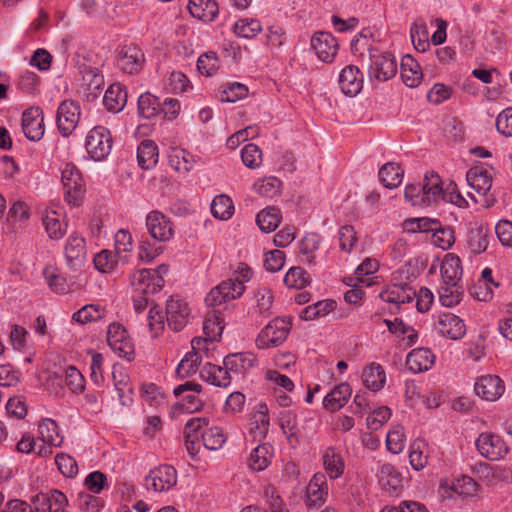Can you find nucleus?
Listing matches in <instances>:
<instances>
[{
  "instance_id": "obj_1",
  "label": "nucleus",
  "mask_w": 512,
  "mask_h": 512,
  "mask_svg": "<svg viewBox=\"0 0 512 512\" xmlns=\"http://www.w3.org/2000/svg\"><path fill=\"white\" fill-rule=\"evenodd\" d=\"M354 54L359 52L362 66L367 69L370 79L387 81L397 73V61L389 52H382L368 47L367 36L361 32L351 42Z\"/></svg>"
},
{
  "instance_id": "obj_2",
  "label": "nucleus",
  "mask_w": 512,
  "mask_h": 512,
  "mask_svg": "<svg viewBox=\"0 0 512 512\" xmlns=\"http://www.w3.org/2000/svg\"><path fill=\"white\" fill-rule=\"evenodd\" d=\"M65 200L73 206L80 205L85 193V184L79 169L73 163H66L61 172Z\"/></svg>"
},
{
  "instance_id": "obj_3",
  "label": "nucleus",
  "mask_w": 512,
  "mask_h": 512,
  "mask_svg": "<svg viewBox=\"0 0 512 512\" xmlns=\"http://www.w3.org/2000/svg\"><path fill=\"white\" fill-rule=\"evenodd\" d=\"M245 286L239 279H227L212 288L205 298L207 306L219 309L229 301L239 298Z\"/></svg>"
},
{
  "instance_id": "obj_4",
  "label": "nucleus",
  "mask_w": 512,
  "mask_h": 512,
  "mask_svg": "<svg viewBox=\"0 0 512 512\" xmlns=\"http://www.w3.org/2000/svg\"><path fill=\"white\" fill-rule=\"evenodd\" d=\"M291 323L283 318H275L269 322L256 339L258 348L266 349L282 344L289 333Z\"/></svg>"
},
{
  "instance_id": "obj_5",
  "label": "nucleus",
  "mask_w": 512,
  "mask_h": 512,
  "mask_svg": "<svg viewBox=\"0 0 512 512\" xmlns=\"http://www.w3.org/2000/svg\"><path fill=\"white\" fill-rule=\"evenodd\" d=\"M85 147L93 160H103L110 153L112 147L109 130L102 126L94 127L87 135Z\"/></svg>"
},
{
  "instance_id": "obj_6",
  "label": "nucleus",
  "mask_w": 512,
  "mask_h": 512,
  "mask_svg": "<svg viewBox=\"0 0 512 512\" xmlns=\"http://www.w3.org/2000/svg\"><path fill=\"white\" fill-rule=\"evenodd\" d=\"M479 453L492 461L503 458L508 453V447L503 439L493 433H481L476 440Z\"/></svg>"
},
{
  "instance_id": "obj_7",
  "label": "nucleus",
  "mask_w": 512,
  "mask_h": 512,
  "mask_svg": "<svg viewBox=\"0 0 512 512\" xmlns=\"http://www.w3.org/2000/svg\"><path fill=\"white\" fill-rule=\"evenodd\" d=\"M192 352L188 353L178 364L176 373L181 378H187L195 374L202 361L201 352L207 355L208 347L202 337H195L191 341Z\"/></svg>"
},
{
  "instance_id": "obj_8",
  "label": "nucleus",
  "mask_w": 512,
  "mask_h": 512,
  "mask_svg": "<svg viewBox=\"0 0 512 512\" xmlns=\"http://www.w3.org/2000/svg\"><path fill=\"white\" fill-rule=\"evenodd\" d=\"M36 512H66L67 497L59 490L53 489L48 493H38L31 498Z\"/></svg>"
},
{
  "instance_id": "obj_9",
  "label": "nucleus",
  "mask_w": 512,
  "mask_h": 512,
  "mask_svg": "<svg viewBox=\"0 0 512 512\" xmlns=\"http://www.w3.org/2000/svg\"><path fill=\"white\" fill-rule=\"evenodd\" d=\"M80 108L78 104L73 101H63L57 110L56 122L59 132L63 136L70 135L79 122Z\"/></svg>"
},
{
  "instance_id": "obj_10",
  "label": "nucleus",
  "mask_w": 512,
  "mask_h": 512,
  "mask_svg": "<svg viewBox=\"0 0 512 512\" xmlns=\"http://www.w3.org/2000/svg\"><path fill=\"white\" fill-rule=\"evenodd\" d=\"M131 285L143 295L155 294L164 285V279L152 269H141L131 276Z\"/></svg>"
},
{
  "instance_id": "obj_11",
  "label": "nucleus",
  "mask_w": 512,
  "mask_h": 512,
  "mask_svg": "<svg viewBox=\"0 0 512 512\" xmlns=\"http://www.w3.org/2000/svg\"><path fill=\"white\" fill-rule=\"evenodd\" d=\"M146 226L149 234L155 240L164 242L173 237V227L170 219L159 211H151L147 215Z\"/></svg>"
},
{
  "instance_id": "obj_12",
  "label": "nucleus",
  "mask_w": 512,
  "mask_h": 512,
  "mask_svg": "<svg viewBox=\"0 0 512 512\" xmlns=\"http://www.w3.org/2000/svg\"><path fill=\"white\" fill-rule=\"evenodd\" d=\"M435 329L442 336L459 340L466 333V327L462 319L452 313H442L435 322Z\"/></svg>"
},
{
  "instance_id": "obj_13",
  "label": "nucleus",
  "mask_w": 512,
  "mask_h": 512,
  "mask_svg": "<svg viewBox=\"0 0 512 512\" xmlns=\"http://www.w3.org/2000/svg\"><path fill=\"white\" fill-rule=\"evenodd\" d=\"M190 315V309L181 299L171 298L166 304V319L168 326L174 331L182 330Z\"/></svg>"
},
{
  "instance_id": "obj_14",
  "label": "nucleus",
  "mask_w": 512,
  "mask_h": 512,
  "mask_svg": "<svg viewBox=\"0 0 512 512\" xmlns=\"http://www.w3.org/2000/svg\"><path fill=\"white\" fill-rule=\"evenodd\" d=\"M147 484H151L155 492L169 490L177 483V472L170 465L159 466L146 477Z\"/></svg>"
},
{
  "instance_id": "obj_15",
  "label": "nucleus",
  "mask_w": 512,
  "mask_h": 512,
  "mask_svg": "<svg viewBox=\"0 0 512 512\" xmlns=\"http://www.w3.org/2000/svg\"><path fill=\"white\" fill-rule=\"evenodd\" d=\"M144 63V53L135 45L124 46L119 52L118 64L126 73H138L142 70Z\"/></svg>"
},
{
  "instance_id": "obj_16",
  "label": "nucleus",
  "mask_w": 512,
  "mask_h": 512,
  "mask_svg": "<svg viewBox=\"0 0 512 512\" xmlns=\"http://www.w3.org/2000/svg\"><path fill=\"white\" fill-rule=\"evenodd\" d=\"M22 130L31 141H39L43 137L44 124L39 108H30L23 112Z\"/></svg>"
},
{
  "instance_id": "obj_17",
  "label": "nucleus",
  "mask_w": 512,
  "mask_h": 512,
  "mask_svg": "<svg viewBox=\"0 0 512 512\" xmlns=\"http://www.w3.org/2000/svg\"><path fill=\"white\" fill-rule=\"evenodd\" d=\"M474 390L482 399L495 401L503 394L504 384L500 377L496 375H487L482 376L477 380Z\"/></svg>"
},
{
  "instance_id": "obj_18",
  "label": "nucleus",
  "mask_w": 512,
  "mask_h": 512,
  "mask_svg": "<svg viewBox=\"0 0 512 512\" xmlns=\"http://www.w3.org/2000/svg\"><path fill=\"white\" fill-rule=\"evenodd\" d=\"M311 45L318 58L323 62H331L336 55L338 44L332 34L327 32L316 33L311 40Z\"/></svg>"
},
{
  "instance_id": "obj_19",
  "label": "nucleus",
  "mask_w": 512,
  "mask_h": 512,
  "mask_svg": "<svg viewBox=\"0 0 512 512\" xmlns=\"http://www.w3.org/2000/svg\"><path fill=\"white\" fill-rule=\"evenodd\" d=\"M65 258L70 268H81L86 260L85 240L77 235H71L65 246Z\"/></svg>"
},
{
  "instance_id": "obj_20",
  "label": "nucleus",
  "mask_w": 512,
  "mask_h": 512,
  "mask_svg": "<svg viewBox=\"0 0 512 512\" xmlns=\"http://www.w3.org/2000/svg\"><path fill=\"white\" fill-rule=\"evenodd\" d=\"M339 84L345 95H357L363 85V78L359 68L354 65L346 66L340 73Z\"/></svg>"
},
{
  "instance_id": "obj_21",
  "label": "nucleus",
  "mask_w": 512,
  "mask_h": 512,
  "mask_svg": "<svg viewBox=\"0 0 512 512\" xmlns=\"http://www.w3.org/2000/svg\"><path fill=\"white\" fill-rule=\"evenodd\" d=\"M223 330L224 322L221 317V310L212 309L208 311L203 322L205 337L202 339L205 340V347H207L209 343L219 340Z\"/></svg>"
},
{
  "instance_id": "obj_22",
  "label": "nucleus",
  "mask_w": 512,
  "mask_h": 512,
  "mask_svg": "<svg viewBox=\"0 0 512 512\" xmlns=\"http://www.w3.org/2000/svg\"><path fill=\"white\" fill-rule=\"evenodd\" d=\"M256 362V358L251 353H235L227 355L223 364L230 370L233 377H242L250 370Z\"/></svg>"
},
{
  "instance_id": "obj_23",
  "label": "nucleus",
  "mask_w": 512,
  "mask_h": 512,
  "mask_svg": "<svg viewBox=\"0 0 512 512\" xmlns=\"http://www.w3.org/2000/svg\"><path fill=\"white\" fill-rule=\"evenodd\" d=\"M435 361V355L428 348L413 349L407 356L406 365L414 373L429 370Z\"/></svg>"
},
{
  "instance_id": "obj_24",
  "label": "nucleus",
  "mask_w": 512,
  "mask_h": 512,
  "mask_svg": "<svg viewBox=\"0 0 512 512\" xmlns=\"http://www.w3.org/2000/svg\"><path fill=\"white\" fill-rule=\"evenodd\" d=\"M469 186L479 195H486L492 187V177L482 166L471 167L466 173Z\"/></svg>"
},
{
  "instance_id": "obj_25",
  "label": "nucleus",
  "mask_w": 512,
  "mask_h": 512,
  "mask_svg": "<svg viewBox=\"0 0 512 512\" xmlns=\"http://www.w3.org/2000/svg\"><path fill=\"white\" fill-rule=\"evenodd\" d=\"M400 73L404 84L410 88L417 87L423 77L420 65L411 55L402 58Z\"/></svg>"
},
{
  "instance_id": "obj_26",
  "label": "nucleus",
  "mask_w": 512,
  "mask_h": 512,
  "mask_svg": "<svg viewBox=\"0 0 512 512\" xmlns=\"http://www.w3.org/2000/svg\"><path fill=\"white\" fill-rule=\"evenodd\" d=\"M127 98L126 88L119 83H114L106 90L103 104L108 111L117 113L123 110L127 103Z\"/></svg>"
},
{
  "instance_id": "obj_27",
  "label": "nucleus",
  "mask_w": 512,
  "mask_h": 512,
  "mask_svg": "<svg viewBox=\"0 0 512 512\" xmlns=\"http://www.w3.org/2000/svg\"><path fill=\"white\" fill-rule=\"evenodd\" d=\"M325 476L315 474L306 488V504L308 507L321 506L327 496V488L324 487Z\"/></svg>"
},
{
  "instance_id": "obj_28",
  "label": "nucleus",
  "mask_w": 512,
  "mask_h": 512,
  "mask_svg": "<svg viewBox=\"0 0 512 512\" xmlns=\"http://www.w3.org/2000/svg\"><path fill=\"white\" fill-rule=\"evenodd\" d=\"M188 10L194 18L204 22H212L219 12L215 0H190Z\"/></svg>"
},
{
  "instance_id": "obj_29",
  "label": "nucleus",
  "mask_w": 512,
  "mask_h": 512,
  "mask_svg": "<svg viewBox=\"0 0 512 512\" xmlns=\"http://www.w3.org/2000/svg\"><path fill=\"white\" fill-rule=\"evenodd\" d=\"M201 377L211 384L218 387H227L230 385L233 376L229 369L223 366L207 363L201 370Z\"/></svg>"
},
{
  "instance_id": "obj_30",
  "label": "nucleus",
  "mask_w": 512,
  "mask_h": 512,
  "mask_svg": "<svg viewBox=\"0 0 512 512\" xmlns=\"http://www.w3.org/2000/svg\"><path fill=\"white\" fill-rule=\"evenodd\" d=\"M442 182L435 172H427L424 176V183L420 184L423 189L422 203L430 206L436 202L442 195Z\"/></svg>"
},
{
  "instance_id": "obj_31",
  "label": "nucleus",
  "mask_w": 512,
  "mask_h": 512,
  "mask_svg": "<svg viewBox=\"0 0 512 512\" xmlns=\"http://www.w3.org/2000/svg\"><path fill=\"white\" fill-rule=\"evenodd\" d=\"M351 393L352 389L346 382L335 386L334 389L325 396L323 400L324 408L331 412L339 410L347 403Z\"/></svg>"
},
{
  "instance_id": "obj_32",
  "label": "nucleus",
  "mask_w": 512,
  "mask_h": 512,
  "mask_svg": "<svg viewBox=\"0 0 512 512\" xmlns=\"http://www.w3.org/2000/svg\"><path fill=\"white\" fill-rule=\"evenodd\" d=\"M415 297V290L408 285H394L380 293V298L383 301L397 305L410 303Z\"/></svg>"
},
{
  "instance_id": "obj_33",
  "label": "nucleus",
  "mask_w": 512,
  "mask_h": 512,
  "mask_svg": "<svg viewBox=\"0 0 512 512\" xmlns=\"http://www.w3.org/2000/svg\"><path fill=\"white\" fill-rule=\"evenodd\" d=\"M462 275L461 260L455 254H447L441 265V276L445 284H458Z\"/></svg>"
},
{
  "instance_id": "obj_34",
  "label": "nucleus",
  "mask_w": 512,
  "mask_h": 512,
  "mask_svg": "<svg viewBox=\"0 0 512 512\" xmlns=\"http://www.w3.org/2000/svg\"><path fill=\"white\" fill-rule=\"evenodd\" d=\"M158 147L152 140H144L137 149V160L139 166L148 170L154 167L158 162Z\"/></svg>"
},
{
  "instance_id": "obj_35",
  "label": "nucleus",
  "mask_w": 512,
  "mask_h": 512,
  "mask_svg": "<svg viewBox=\"0 0 512 512\" xmlns=\"http://www.w3.org/2000/svg\"><path fill=\"white\" fill-rule=\"evenodd\" d=\"M39 438L42 442L59 447L63 443V436L56 421L46 418L38 425Z\"/></svg>"
},
{
  "instance_id": "obj_36",
  "label": "nucleus",
  "mask_w": 512,
  "mask_h": 512,
  "mask_svg": "<svg viewBox=\"0 0 512 512\" xmlns=\"http://www.w3.org/2000/svg\"><path fill=\"white\" fill-rule=\"evenodd\" d=\"M281 222L280 210L274 206L267 207L256 216L259 229L265 233L274 231Z\"/></svg>"
},
{
  "instance_id": "obj_37",
  "label": "nucleus",
  "mask_w": 512,
  "mask_h": 512,
  "mask_svg": "<svg viewBox=\"0 0 512 512\" xmlns=\"http://www.w3.org/2000/svg\"><path fill=\"white\" fill-rule=\"evenodd\" d=\"M362 379L368 389L379 391L385 384V371L381 365L372 363L363 370Z\"/></svg>"
},
{
  "instance_id": "obj_38",
  "label": "nucleus",
  "mask_w": 512,
  "mask_h": 512,
  "mask_svg": "<svg viewBox=\"0 0 512 512\" xmlns=\"http://www.w3.org/2000/svg\"><path fill=\"white\" fill-rule=\"evenodd\" d=\"M403 173V170L398 164L389 162L380 168L379 180L386 188L393 189L401 184Z\"/></svg>"
},
{
  "instance_id": "obj_39",
  "label": "nucleus",
  "mask_w": 512,
  "mask_h": 512,
  "mask_svg": "<svg viewBox=\"0 0 512 512\" xmlns=\"http://www.w3.org/2000/svg\"><path fill=\"white\" fill-rule=\"evenodd\" d=\"M271 458V447L266 444H260L250 453L248 464L254 471H263L270 464Z\"/></svg>"
},
{
  "instance_id": "obj_40",
  "label": "nucleus",
  "mask_w": 512,
  "mask_h": 512,
  "mask_svg": "<svg viewBox=\"0 0 512 512\" xmlns=\"http://www.w3.org/2000/svg\"><path fill=\"white\" fill-rule=\"evenodd\" d=\"M325 470L331 479L339 478L344 471V462L334 448H327L323 455Z\"/></svg>"
},
{
  "instance_id": "obj_41",
  "label": "nucleus",
  "mask_w": 512,
  "mask_h": 512,
  "mask_svg": "<svg viewBox=\"0 0 512 512\" xmlns=\"http://www.w3.org/2000/svg\"><path fill=\"white\" fill-rule=\"evenodd\" d=\"M410 36L417 51L425 52L430 47L427 26L422 19L415 20L411 27Z\"/></svg>"
},
{
  "instance_id": "obj_42",
  "label": "nucleus",
  "mask_w": 512,
  "mask_h": 512,
  "mask_svg": "<svg viewBox=\"0 0 512 512\" xmlns=\"http://www.w3.org/2000/svg\"><path fill=\"white\" fill-rule=\"evenodd\" d=\"M212 215L220 220H228L234 213L232 199L227 195L216 196L211 203Z\"/></svg>"
},
{
  "instance_id": "obj_43",
  "label": "nucleus",
  "mask_w": 512,
  "mask_h": 512,
  "mask_svg": "<svg viewBox=\"0 0 512 512\" xmlns=\"http://www.w3.org/2000/svg\"><path fill=\"white\" fill-rule=\"evenodd\" d=\"M463 289L459 284H445L439 289V300L445 307H453L460 303Z\"/></svg>"
},
{
  "instance_id": "obj_44",
  "label": "nucleus",
  "mask_w": 512,
  "mask_h": 512,
  "mask_svg": "<svg viewBox=\"0 0 512 512\" xmlns=\"http://www.w3.org/2000/svg\"><path fill=\"white\" fill-rule=\"evenodd\" d=\"M160 106L159 99L150 93H144L138 98V112L146 119L157 115L160 111Z\"/></svg>"
},
{
  "instance_id": "obj_45",
  "label": "nucleus",
  "mask_w": 512,
  "mask_h": 512,
  "mask_svg": "<svg viewBox=\"0 0 512 512\" xmlns=\"http://www.w3.org/2000/svg\"><path fill=\"white\" fill-rule=\"evenodd\" d=\"M201 438L203 445L209 450H218L226 442V435L223 430L217 426L205 429L201 434Z\"/></svg>"
},
{
  "instance_id": "obj_46",
  "label": "nucleus",
  "mask_w": 512,
  "mask_h": 512,
  "mask_svg": "<svg viewBox=\"0 0 512 512\" xmlns=\"http://www.w3.org/2000/svg\"><path fill=\"white\" fill-rule=\"evenodd\" d=\"M132 251V236L126 230H119L115 235V253L119 260L127 263L128 253Z\"/></svg>"
},
{
  "instance_id": "obj_47",
  "label": "nucleus",
  "mask_w": 512,
  "mask_h": 512,
  "mask_svg": "<svg viewBox=\"0 0 512 512\" xmlns=\"http://www.w3.org/2000/svg\"><path fill=\"white\" fill-rule=\"evenodd\" d=\"M46 232L51 239H60L65 233L66 225H63L55 211L47 212L42 217Z\"/></svg>"
},
{
  "instance_id": "obj_48",
  "label": "nucleus",
  "mask_w": 512,
  "mask_h": 512,
  "mask_svg": "<svg viewBox=\"0 0 512 512\" xmlns=\"http://www.w3.org/2000/svg\"><path fill=\"white\" fill-rule=\"evenodd\" d=\"M243 164L249 169H256L262 164V151L253 143L245 145L241 152Z\"/></svg>"
},
{
  "instance_id": "obj_49",
  "label": "nucleus",
  "mask_w": 512,
  "mask_h": 512,
  "mask_svg": "<svg viewBox=\"0 0 512 512\" xmlns=\"http://www.w3.org/2000/svg\"><path fill=\"white\" fill-rule=\"evenodd\" d=\"M262 30V26L255 19H240L234 25V32L243 38H253Z\"/></svg>"
},
{
  "instance_id": "obj_50",
  "label": "nucleus",
  "mask_w": 512,
  "mask_h": 512,
  "mask_svg": "<svg viewBox=\"0 0 512 512\" xmlns=\"http://www.w3.org/2000/svg\"><path fill=\"white\" fill-rule=\"evenodd\" d=\"M488 234L482 228L471 229L468 233V245L473 253L480 254L488 247Z\"/></svg>"
},
{
  "instance_id": "obj_51",
  "label": "nucleus",
  "mask_w": 512,
  "mask_h": 512,
  "mask_svg": "<svg viewBox=\"0 0 512 512\" xmlns=\"http://www.w3.org/2000/svg\"><path fill=\"white\" fill-rule=\"evenodd\" d=\"M43 276L49 286V288L56 293H65L67 290L66 280L61 276L57 268L53 266H47L43 270Z\"/></svg>"
},
{
  "instance_id": "obj_52",
  "label": "nucleus",
  "mask_w": 512,
  "mask_h": 512,
  "mask_svg": "<svg viewBox=\"0 0 512 512\" xmlns=\"http://www.w3.org/2000/svg\"><path fill=\"white\" fill-rule=\"evenodd\" d=\"M386 446L394 454L402 452L405 447V435L402 426L396 425L388 432Z\"/></svg>"
},
{
  "instance_id": "obj_53",
  "label": "nucleus",
  "mask_w": 512,
  "mask_h": 512,
  "mask_svg": "<svg viewBox=\"0 0 512 512\" xmlns=\"http://www.w3.org/2000/svg\"><path fill=\"white\" fill-rule=\"evenodd\" d=\"M119 258L115 252L103 250L94 257V265L103 273L111 272L117 265Z\"/></svg>"
},
{
  "instance_id": "obj_54",
  "label": "nucleus",
  "mask_w": 512,
  "mask_h": 512,
  "mask_svg": "<svg viewBox=\"0 0 512 512\" xmlns=\"http://www.w3.org/2000/svg\"><path fill=\"white\" fill-rule=\"evenodd\" d=\"M113 379L119 400L123 405H128L132 401L130 397L132 388L129 384V377L122 372H119L118 375L116 372H113Z\"/></svg>"
},
{
  "instance_id": "obj_55",
  "label": "nucleus",
  "mask_w": 512,
  "mask_h": 512,
  "mask_svg": "<svg viewBox=\"0 0 512 512\" xmlns=\"http://www.w3.org/2000/svg\"><path fill=\"white\" fill-rule=\"evenodd\" d=\"M336 307V302L333 300L319 301L313 305L306 307L303 311V318L305 320H312L319 316H324L333 311Z\"/></svg>"
},
{
  "instance_id": "obj_56",
  "label": "nucleus",
  "mask_w": 512,
  "mask_h": 512,
  "mask_svg": "<svg viewBox=\"0 0 512 512\" xmlns=\"http://www.w3.org/2000/svg\"><path fill=\"white\" fill-rule=\"evenodd\" d=\"M104 316V310L98 305H85L74 313L73 319L79 323L85 324L96 321Z\"/></svg>"
},
{
  "instance_id": "obj_57",
  "label": "nucleus",
  "mask_w": 512,
  "mask_h": 512,
  "mask_svg": "<svg viewBox=\"0 0 512 512\" xmlns=\"http://www.w3.org/2000/svg\"><path fill=\"white\" fill-rule=\"evenodd\" d=\"M284 283L289 288L301 289L309 283L306 272L300 267H292L284 277Z\"/></svg>"
},
{
  "instance_id": "obj_58",
  "label": "nucleus",
  "mask_w": 512,
  "mask_h": 512,
  "mask_svg": "<svg viewBox=\"0 0 512 512\" xmlns=\"http://www.w3.org/2000/svg\"><path fill=\"white\" fill-rule=\"evenodd\" d=\"M477 483L469 476L457 478L452 484V490L463 497H471L476 494Z\"/></svg>"
},
{
  "instance_id": "obj_59",
  "label": "nucleus",
  "mask_w": 512,
  "mask_h": 512,
  "mask_svg": "<svg viewBox=\"0 0 512 512\" xmlns=\"http://www.w3.org/2000/svg\"><path fill=\"white\" fill-rule=\"evenodd\" d=\"M455 241L453 230L449 227H437L432 235V243L442 250L449 249Z\"/></svg>"
},
{
  "instance_id": "obj_60",
  "label": "nucleus",
  "mask_w": 512,
  "mask_h": 512,
  "mask_svg": "<svg viewBox=\"0 0 512 512\" xmlns=\"http://www.w3.org/2000/svg\"><path fill=\"white\" fill-rule=\"evenodd\" d=\"M263 495L268 505V509L264 512H288L274 486H266L264 488Z\"/></svg>"
},
{
  "instance_id": "obj_61",
  "label": "nucleus",
  "mask_w": 512,
  "mask_h": 512,
  "mask_svg": "<svg viewBox=\"0 0 512 512\" xmlns=\"http://www.w3.org/2000/svg\"><path fill=\"white\" fill-rule=\"evenodd\" d=\"M65 384L72 392H82L84 389V377L74 366H69L64 371Z\"/></svg>"
},
{
  "instance_id": "obj_62",
  "label": "nucleus",
  "mask_w": 512,
  "mask_h": 512,
  "mask_svg": "<svg viewBox=\"0 0 512 512\" xmlns=\"http://www.w3.org/2000/svg\"><path fill=\"white\" fill-rule=\"evenodd\" d=\"M197 68L206 76L213 75L218 69V57L215 52L202 54L197 61Z\"/></svg>"
},
{
  "instance_id": "obj_63",
  "label": "nucleus",
  "mask_w": 512,
  "mask_h": 512,
  "mask_svg": "<svg viewBox=\"0 0 512 512\" xmlns=\"http://www.w3.org/2000/svg\"><path fill=\"white\" fill-rule=\"evenodd\" d=\"M248 95V88L239 82L231 83L223 90L221 101L223 102H236L245 98Z\"/></svg>"
},
{
  "instance_id": "obj_64",
  "label": "nucleus",
  "mask_w": 512,
  "mask_h": 512,
  "mask_svg": "<svg viewBox=\"0 0 512 512\" xmlns=\"http://www.w3.org/2000/svg\"><path fill=\"white\" fill-rule=\"evenodd\" d=\"M280 185L281 182L279 180L270 177L256 182L254 188L259 195L271 198L280 192Z\"/></svg>"
}]
</instances>
